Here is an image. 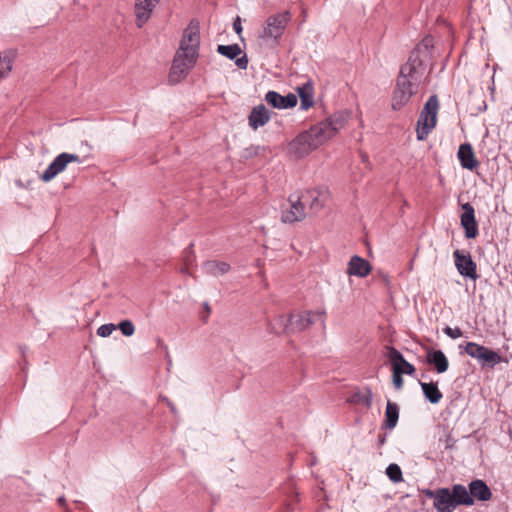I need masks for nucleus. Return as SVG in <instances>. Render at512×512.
I'll use <instances>...</instances> for the list:
<instances>
[{
  "label": "nucleus",
  "mask_w": 512,
  "mask_h": 512,
  "mask_svg": "<svg viewBox=\"0 0 512 512\" xmlns=\"http://www.w3.org/2000/svg\"><path fill=\"white\" fill-rule=\"evenodd\" d=\"M429 42L425 39L423 44H418L411 51L407 62L401 65L392 93V110H401L409 103L412 96L417 93L425 71L424 61L421 57L422 48L427 50Z\"/></svg>",
  "instance_id": "nucleus-1"
},
{
  "label": "nucleus",
  "mask_w": 512,
  "mask_h": 512,
  "mask_svg": "<svg viewBox=\"0 0 512 512\" xmlns=\"http://www.w3.org/2000/svg\"><path fill=\"white\" fill-rule=\"evenodd\" d=\"M200 47V28L197 21L192 20L183 31L179 49L177 50L169 73V81L177 83L184 79L195 66Z\"/></svg>",
  "instance_id": "nucleus-2"
},
{
  "label": "nucleus",
  "mask_w": 512,
  "mask_h": 512,
  "mask_svg": "<svg viewBox=\"0 0 512 512\" xmlns=\"http://www.w3.org/2000/svg\"><path fill=\"white\" fill-rule=\"evenodd\" d=\"M338 129L339 124L336 121L326 120L320 122L318 125L313 126L309 132L302 133L293 139L288 145L289 153L296 158H302L320 144L332 138Z\"/></svg>",
  "instance_id": "nucleus-3"
},
{
  "label": "nucleus",
  "mask_w": 512,
  "mask_h": 512,
  "mask_svg": "<svg viewBox=\"0 0 512 512\" xmlns=\"http://www.w3.org/2000/svg\"><path fill=\"white\" fill-rule=\"evenodd\" d=\"M438 111L439 100L437 95L433 94L428 98L420 112L416 129L417 140H425L431 131L435 128Z\"/></svg>",
  "instance_id": "nucleus-4"
},
{
  "label": "nucleus",
  "mask_w": 512,
  "mask_h": 512,
  "mask_svg": "<svg viewBox=\"0 0 512 512\" xmlns=\"http://www.w3.org/2000/svg\"><path fill=\"white\" fill-rule=\"evenodd\" d=\"M290 21L291 13L288 10L270 15L265 21L260 37L263 39H272L273 42L278 45Z\"/></svg>",
  "instance_id": "nucleus-5"
},
{
  "label": "nucleus",
  "mask_w": 512,
  "mask_h": 512,
  "mask_svg": "<svg viewBox=\"0 0 512 512\" xmlns=\"http://www.w3.org/2000/svg\"><path fill=\"white\" fill-rule=\"evenodd\" d=\"M326 314V311H317L316 313L312 311H305L299 313L297 315H289L288 317L281 316L279 317V324L282 328V332H286L289 329L293 332H301L307 328H309L315 322V317L323 318Z\"/></svg>",
  "instance_id": "nucleus-6"
},
{
  "label": "nucleus",
  "mask_w": 512,
  "mask_h": 512,
  "mask_svg": "<svg viewBox=\"0 0 512 512\" xmlns=\"http://www.w3.org/2000/svg\"><path fill=\"white\" fill-rule=\"evenodd\" d=\"M70 162L81 163V159L77 154L63 152L56 156L49 164L46 170L42 173L41 179L44 182H49L55 178L60 172L64 171Z\"/></svg>",
  "instance_id": "nucleus-7"
},
{
  "label": "nucleus",
  "mask_w": 512,
  "mask_h": 512,
  "mask_svg": "<svg viewBox=\"0 0 512 512\" xmlns=\"http://www.w3.org/2000/svg\"><path fill=\"white\" fill-rule=\"evenodd\" d=\"M461 208L460 224L464 229L465 237L467 239H475L479 234V230L474 207L469 202H466L461 205Z\"/></svg>",
  "instance_id": "nucleus-8"
},
{
  "label": "nucleus",
  "mask_w": 512,
  "mask_h": 512,
  "mask_svg": "<svg viewBox=\"0 0 512 512\" xmlns=\"http://www.w3.org/2000/svg\"><path fill=\"white\" fill-rule=\"evenodd\" d=\"M455 266L461 276L476 280L477 265L473 261L469 253L464 254L462 251L456 249L453 253Z\"/></svg>",
  "instance_id": "nucleus-9"
},
{
  "label": "nucleus",
  "mask_w": 512,
  "mask_h": 512,
  "mask_svg": "<svg viewBox=\"0 0 512 512\" xmlns=\"http://www.w3.org/2000/svg\"><path fill=\"white\" fill-rule=\"evenodd\" d=\"M387 350V358L389 363L392 366L393 372H398L399 374L403 375H410L412 376L415 373V367L409 363L402 353L398 351L393 346H386Z\"/></svg>",
  "instance_id": "nucleus-10"
},
{
  "label": "nucleus",
  "mask_w": 512,
  "mask_h": 512,
  "mask_svg": "<svg viewBox=\"0 0 512 512\" xmlns=\"http://www.w3.org/2000/svg\"><path fill=\"white\" fill-rule=\"evenodd\" d=\"M302 199H310V209L314 212L320 211L327 200L330 198V191L325 186H319L317 188L307 190L305 195H302Z\"/></svg>",
  "instance_id": "nucleus-11"
},
{
  "label": "nucleus",
  "mask_w": 512,
  "mask_h": 512,
  "mask_svg": "<svg viewBox=\"0 0 512 512\" xmlns=\"http://www.w3.org/2000/svg\"><path fill=\"white\" fill-rule=\"evenodd\" d=\"M265 101L273 108L288 109L296 106L297 96L293 93H288L286 96H282L278 92L270 90L265 95Z\"/></svg>",
  "instance_id": "nucleus-12"
},
{
  "label": "nucleus",
  "mask_w": 512,
  "mask_h": 512,
  "mask_svg": "<svg viewBox=\"0 0 512 512\" xmlns=\"http://www.w3.org/2000/svg\"><path fill=\"white\" fill-rule=\"evenodd\" d=\"M217 52L230 59L234 60L235 65L240 69H246L248 66V58L246 54H243L239 57L241 54V48L238 44H231V45H218L217 46Z\"/></svg>",
  "instance_id": "nucleus-13"
},
{
  "label": "nucleus",
  "mask_w": 512,
  "mask_h": 512,
  "mask_svg": "<svg viewBox=\"0 0 512 512\" xmlns=\"http://www.w3.org/2000/svg\"><path fill=\"white\" fill-rule=\"evenodd\" d=\"M160 0H136L135 16L136 25L141 28L150 18L152 11Z\"/></svg>",
  "instance_id": "nucleus-14"
},
{
  "label": "nucleus",
  "mask_w": 512,
  "mask_h": 512,
  "mask_svg": "<svg viewBox=\"0 0 512 512\" xmlns=\"http://www.w3.org/2000/svg\"><path fill=\"white\" fill-rule=\"evenodd\" d=\"M457 157L462 168L469 171L475 170L479 165L470 143H463L459 146Z\"/></svg>",
  "instance_id": "nucleus-15"
},
{
  "label": "nucleus",
  "mask_w": 512,
  "mask_h": 512,
  "mask_svg": "<svg viewBox=\"0 0 512 512\" xmlns=\"http://www.w3.org/2000/svg\"><path fill=\"white\" fill-rule=\"evenodd\" d=\"M433 506L437 512H453L456 509L453 503V495H451L449 488L442 487L437 489Z\"/></svg>",
  "instance_id": "nucleus-16"
},
{
  "label": "nucleus",
  "mask_w": 512,
  "mask_h": 512,
  "mask_svg": "<svg viewBox=\"0 0 512 512\" xmlns=\"http://www.w3.org/2000/svg\"><path fill=\"white\" fill-rule=\"evenodd\" d=\"M271 117L270 111L265 107L264 104H259L252 108L249 117L248 123L249 126L257 130L260 127H263Z\"/></svg>",
  "instance_id": "nucleus-17"
},
{
  "label": "nucleus",
  "mask_w": 512,
  "mask_h": 512,
  "mask_svg": "<svg viewBox=\"0 0 512 512\" xmlns=\"http://www.w3.org/2000/svg\"><path fill=\"white\" fill-rule=\"evenodd\" d=\"M468 488L473 499H476L481 502H486L492 499V491L484 480H472L469 483Z\"/></svg>",
  "instance_id": "nucleus-18"
},
{
  "label": "nucleus",
  "mask_w": 512,
  "mask_h": 512,
  "mask_svg": "<svg viewBox=\"0 0 512 512\" xmlns=\"http://www.w3.org/2000/svg\"><path fill=\"white\" fill-rule=\"evenodd\" d=\"M371 269L372 267L367 260L358 255H354L350 258L348 263L347 273L349 275L363 278L370 273Z\"/></svg>",
  "instance_id": "nucleus-19"
},
{
  "label": "nucleus",
  "mask_w": 512,
  "mask_h": 512,
  "mask_svg": "<svg viewBox=\"0 0 512 512\" xmlns=\"http://www.w3.org/2000/svg\"><path fill=\"white\" fill-rule=\"evenodd\" d=\"M426 361L429 365H432L439 374L448 370L449 361L442 350L427 349Z\"/></svg>",
  "instance_id": "nucleus-20"
},
{
  "label": "nucleus",
  "mask_w": 512,
  "mask_h": 512,
  "mask_svg": "<svg viewBox=\"0 0 512 512\" xmlns=\"http://www.w3.org/2000/svg\"><path fill=\"white\" fill-rule=\"evenodd\" d=\"M304 218V205L299 197L295 201L291 202L290 209L284 211L281 216V220L284 223H293Z\"/></svg>",
  "instance_id": "nucleus-21"
},
{
  "label": "nucleus",
  "mask_w": 512,
  "mask_h": 512,
  "mask_svg": "<svg viewBox=\"0 0 512 512\" xmlns=\"http://www.w3.org/2000/svg\"><path fill=\"white\" fill-rule=\"evenodd\" d=\"M450 491L451 495H453L455 507L460 505L472 506L474 504V499L471 497L469 488L467 489L464 485L455 484Z\"/></svg>",
  "instance_id": "nucleus-22"
},
{
  "label": "nucleus",
  "mask_w": 512,
  "mask_h": 512,
  "mask_svg": "<svg viewBox=\"0 0 512 512\" xmlns=\"http://www.w3.org/2000/svg\"><path fill=\"white\" fill-rule=\"evenodd\" d=\"M201 268L205 274L213 277L224 275L231 269L227 262L217 260H207L202 263Z\"/></svg>",
  "instance_id": "nucleus-23"
},
{
  "label": "nucleus",
  "mask_w": 512,
  "mask_h": 512,
  "mask_svg": "<svg viewBox=\"0 0 512 512\" xmlns=\"http://www.w3.org/2000/svg\"><path fill=\"white\" fill-rule=\"evenodd\" d=\"M297 93L300 98V109L308 110L314 105V87L313 84L308 81L302 86L297 88Z\"/></svg>",
  "instance_id": "nucleus-24"
},
{
  "label": "nucleus",
  "mask_w": 512,
  "mask_h": 512,
  "mask_svg": "<svg viewBox=\"0 0 512 512\" xmlns=\"http://www.w3.org/2000/svg\"><path fill=\"white\" fill-rule=\"evenodd\" d=\"M399 419V407L396 403L388 400L385 410V419L382 428L392 430L396 427Z\"/></svg>",
  "instance_id": "nucleus-25"
},
{
  "label": "nucleus",
  "mask_w": 512,
  "mask_h": 512,
  "mask_svg": "<svg viewBox=\"0 0 512 512\" xmlns=\"http://www.w3.org/2000/svg\"><path fill=\"white\" fill-rule=\"evenodd\" d=\"M419 384L422 388L423 394L425 398L431 403V404H437L440 402V400L443 397L442 392L438 389L437 383H426L419 381Z\"/></svg>",
  "instance_id": "nucleus-26"
},
{
  "label": "nucleus",
  "mask_w": 512,
  "mask_h": 512,
  "mask_svg": "<svg viewBox=\"0 0 512 512\" xmlns=\"http://www.w3.org/2000/svg\"><path fill=\"white\" fill-rule=\"evenodd\" d=\"M478 361L481 366H488L493 368L501 361V357L497 352L485 347Z\"/></svg>",
  "instance_id": "nucleus-27"
},
{
  "label": "nucleus",
  "mask_w": 512,
  "mask_h": 512,
  "mask_svg": "<svg viewBox=\"0 0 512 512\" xmlns=\"http://www.w3.org/2000/svg\"><path fill=\"white\" fill-rule=\"evenodd\" d=\"M372 401L373 394L372 390L369 387H367L364 392L354 393L350 398V402L356 404H363L367 408L371 407Z\"/></svg>",
  "instance_id": "nucleus-28"
},
{
  "label": "nucleus",
  "mask_w": 512,
  "mask_h": 512,
  "mask_svg": "<svg viewBox=\"0 0 512 512\" xmlns=\"http://www.w3.org/2000/svg\"><path fill=\"white\" fill-rule=\"evenodd\" d=\"M267 147L260 145H251L244 149L242 153V157L246 160L251 159L253 157L259 156L266 152Z\"/></svg>",
  "instance_id": "nucleus-29"
},
{
  "label": "nucleus",
  "mask_w": 512,
  "mask_h": 512,
  "mask_svg": "<svg viewBox=\"0 0 512 512\" xmlns=\"http://www.w3.org/2000/svg\"><path fill=\"white\" fill-rule=\"evenodd\" d=\"M386 474H387L388 478L394 483H398L403 480L402 471L397 464H394V463L390 464L386 468Z\"/></svg>",
  "instance_id": "nucleus-30"
},
{
  "label": "nucleus",
  "mask_w": 512,
  "mask_h": 512,
  "mask_svg": "<svg viewBox=\"0 0 512 512\" xmlns=\"http://www.w3.org/2000/svg\"><path fill=\"white\" fill-rule=\"evenodd\" d=\"M485 346H482L480 344H477L475 342H468L465 345V352L472 358L479 359L480 355H482V351L484 350Z\"/></svg>",
  "instance_id": "nucleus-31"
},
{
  "label": "nucleus",
  "mask_w": 512,
  "mask_h": 512,
  "mask_svg": "<svg viewBox=\"0 0 512 512\" xmlns=\"http://www.w3.org/2000/svg\"><path fill=\"white\" fill-rule=\"evenodd\" d=\"M118 328L122 332L124 336H132L135 332V327L132 321L130 320H123L118 324Z\"/></svg>",
  "instance_id": "nucleus-32"
},
{
  "label": "nucleus",
  "mask_w": 512,
  "mask_h": 512,
  "mask_svg": "<svg viewBox=\"0 0 512 512\" xmlns=\"http://www.w3.org/2000/svg\"><path fill=\"white\" fill-rule=\"evenodd\" d=\"M116 328L117 326L113 323L103 324L97 329V335L100 337H108Z\"/></svg>",
  "instance_id": "nucleus-33"
},
{
  "label": "nucleus",
  "mask_w": 512,
  "mask_h": 512,
  "mask_svg": "<svg viewBox=\"0 0 512 512\" xmlns=\"http://www.w3.org/2000/svg\"><path fill=\"white\" fill-rule=\"evenodd\" d=\"M443 332L452 339H457L463 335L462 330L459 327L452 328L446 326L443 329Z\"/></svg>",
  "instance_id": "nucleus-34"
},
{
  "label": "nucleus",
  "mask_w": 512,
  "mask_h": 512,
  "mask_svg": "<svg viewBox=\"0 0 512 512\" xmlns=\"http://www.w3.org/2000/svg\"><path fill=\"white\" fill-rule=\"evenodd\" d=\"M14 55L12 52L4 53L3 55L0 53V62H3L7 65V72H10L12 70V61H13Z\"/></svg>",
  "instance_id": "nucleus-35"
},
{
  "label": "nucleus",
  "mask_w": 512,
  "mask_h": 512,
  "mask_svg": "<svg viewBox=\"0 0 512 512\" xmlns=\"http://www.w3.org/2000/svg\"><path fill=\"white\" fill-rule=\"evenodd\" d=\"M392 381L393 385L397 390H400L403 387V378L402 375L398 372L392 371Z\"/></svg>",
  "instance_id": "nucleus-36"
},
{
  "label": "nucleus",
  "mask_w": 512,
  "mask_h": 512,
  "mask_svg": "<svg viewBox=\"0 0 512 512\" xmlns=\"http://www.w3.org/2000/svg\"><path fill=\"white\" fill-rule=\"evenodd\" d=\"M233 28H234L235 32L240 36L243 28H242L241 19L239 16H237L236 19L234 20Z\"/></svg>",
  "instance_id": "nucleus-37"
},
{
  "label": "nucleus",
  "mask_w": 512,
  "mask_h": 512,
  "mask_svg": "<svg viewBox=\"0 0 512 512\" xmlns=\"http://www.w3.org/2000/svg\"><path fill=\"white\" fill-rule=\"evenodd\" d=\"M423 494L429 498V499H436V494H437V489L436 490H431V489H424L423 491Z\"/></svg>",
  "instance_id": "nucleus-38"
},
{
  "label": "nucleus",
  "mask_w": 512,
  "mask_h": 512,
  "mask_svg": "<svg viewBox=\"0 0 512 512\" xmlns=\"http://www.w3.org/2000/svg\"><path fill=\"white\" fill-rule=\"evenodd\" d=\"M387 441V435L386 434H380L378 436V445L383 446Z\"/></svg>",
  "instance_id": "nucleus-39"
},
{
  "label": "nucleus",
  "mask_w": 512,
  "mask_h": 512,
  "mask_svg": "<svg viewBox=\"0 0 512 512\" xmlns=\"http://www.w3.org/2000/svg\"><path fill=\"white\" fill-rule=\"evenodd\" d=\"M57 502L60 506H63L65 507L66 506V499L64 496H60L58 499H57Z\"/></svg>",
  "instance_id": "nucleus-40"
},
{
  "label": "nucleus",
  "mask_w": 512,
  "mask_h": 512,
  "mask_svg": "<svg viewBox=\"0 0 512 512\" xmlns=\"http://www.w3.org/2000/svg\"><path fill=\"white\" fill-rule=\"evenodd\" d=\"M193 246H194L193 243H190L189 246L185 249V252L187 254H192L193 253V250H192Z\"/></svg>",
  "instance_id": "nucleus-41"
},
{
  "label": "nucleus",
  "mask_w": 512,
  "mask_h": 512,
  "mask_svg": "<svg viewBox=\"0 0 512 512\" xmlns=\"http://www.w3.org/2000/svg\"><path fill=\"white\" fill-rule=\"evenodd\" d=\"M204 308L206 310L207 315H209L210 312H211V308H210V306H209V304L207 302L204 303Z\"/></svg>",
  "instance_id": "nucleus-42"
},
{
  "label": "nucleus",
  "mask_w": 512,
  "mask_h": 512,
  "mask_svg": "<svg viewBox=\"0 0 512 512\" xmlns=\"http://www.w3.org/2000/svg\"><path fill=\"white\" fill-rule=\"evenodd\" d=\"M168 405H169V407H170L171 411H172L173 413H175L176 409H175L174 405H173L172 403H169V402H168Z\"/></svg>",
  "instance_id": "nucleus-43"
},
{
  "label": "nucleus",
  "mask_w": 512,
  "mask_h": 512,
  "mask_svg": "<svg viewBox=\"0 0 512 512\" xmlns=\"http://www.w3.org/2000/svg\"><path fill=\"white\" fill-rule=\"evenodd\" d=\"M8 72H3L2 70H0V78H3L7 75Z\"/></svg>",
  "instance_id": "nucleus-44"
}]
</instances>
